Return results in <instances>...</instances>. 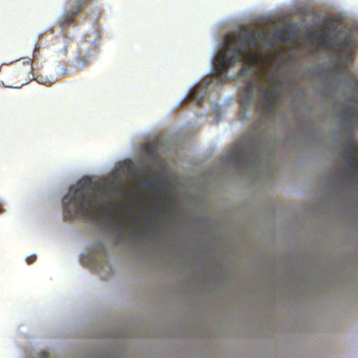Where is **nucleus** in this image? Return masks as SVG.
I'll return each mask as SVG.
<instances>
[{
  "label": "nucleus",
  "instance_id": "nucleus-1",
  "mask_svg": "<svg viewBox=\"0 0 358 358\" xmlns=\"http://www.w3.org/2000/svg\"><path fill=\"white\" fill-rule=\"evenodd\" d=\"M91 184V180L85 177L71 186L69 193L62 200L65 220H72L77 215L91 218L94 210L104 206L106 201L101 197L99 189L96 188L92 194L88 192Z\"/></svg>",
  "mask_w": 358,
  "mask_h": 358
},
{
  "label": "nucleus",
  "instance_id": "nucleus-2",
  "mask_svg": "<svg viewBox=\"0 0 358 358\" xmlns=\"http://www.w3.org/2000/svg\"><path fill=\"white\" fill-rule=\"evenodd\" d=\"M258 46V41L252 31H249L244 36L238 35L237 38L233 36H229L226 46L229 52H220L215 59L216 77H221L222 80H227V77L223 73L238 62L257 64L259 60V55L251 47Z\"/></svg>",
  "mask_w": 358,
  "mask_h": 358
},
{
  "label": "nucleus",
  "instance_id": "nucleus-3",
  "mask_svg": "<svg viewBox=\"0 0 358 358\" xmlns=\"http://www.w3.org/2000/svg\"><path fill=\"white\" fill-rule=\"evenodd\" d=\"M257 145L251 137L243 136L234 143L228 153V159L241 173L254 169L257 159Z\"/></svg>",
  "mask_w": 358,
  "mask_h": 358
},
{
  "label": "nucleus",
  "instance_id": "nucleus-4",
  "mask_svg": "<svg viewBox=\"0 0 358 358\" xmlns=\"http://www.w3.org/2000/svg\"><path fill=\"white\" fill-rule=\"evenodd\" d=\"M257 89L263 96V99L259 104L265 113H271L274 110V102L280 99V92L274 87L255 81L244 87L240 96V106L243 110H247L248 106L254 101L255 90Z\"/></svg>",
  "mask_w": 358,
  "mask_h": 358
},
{
  "label": "nucleus",
  "instance_id": "nucleus-5",
  "mask_svg": "<svg viewBox=\"0 0 358 358\" xmlns=\"http://www.w3.org/2000/svg\"><path fill=\"white\" fill-rule=\"evenodd\" d=\"M32 70V65L29 61L22 67L0 70V82L6 87H20L31 80Z\"/></svg>",
  "mask_w": 358,
  "mask_h": 358
},
{
  "label": "nucleus",
  "instance_id": "nucleus-6",
  "mask_svg": "<svg viewBox=\"0 0 358 358\" xmlns=\"http://www.w3.org/2000/svg\"><path fill=\"white\" fill-rule=\"evenodd\" d=\"M98 53V44L95 40L82 38L78 43L77 52L73 66L77 69L86 66Z\"/></svg>",
  "mask_w": 358,
  "mask_h": 358
},
{
  "label": "nucleus",
  "instance_id": "nucleus-7",
  "mask_svg": "<svg viewBox=\"0 0 358 358\" xmlns=\"http://www.w3.org/2000/svg\"><path fill=\"white\" fill-rule=\"evenodd\" d=\"M356 152L357 150L354 146L352 141L349 140L348 145L343 153V159L348 165V169L345 170L344 175L350 180H352L357 175L354 170L355 162L353 159Z\"/></svg>",
  "mask_w": 358,
  "mask_h": 358
},
{
  "label": "nucleus",
  "instance_id": "nucleus-8",
  "mask_svg": "<svg viewBox=\"0 0 358 358\" xmlns=\"http://www.w3.org/2000/svg\"><path fill=\"white\" fill-rule=\"evenodd\" d=\"M354 43V38L351 36H348L337 45L341 51L350 54L352 51Z\"/></svg>",
  "mask_w": 358,
  "mask_h": 358
},
{
  "label": "nucleus",
  "instance_id": "nucleus-9",
  "mask_svg": "<svg viewBox=\"0 0 358 358\" xmlns=\"http://www.w3.org/2000/svg\"><path fill=\"white\" fill-rule=\"evenodd\" d=\"M317 39H320L322 45L326 48L329 47V37L327 34L324 33H320L318 34Z\"/></svg>",
  "mask_w": 358,
  "mask_h": 358
},
{
  "label": "nucleus",
  "instance_id": "nucleus-10",
  "mask_svg": "<svg viewBox=\"0 0 358 358\" xmlns=\"http://www.w3.org/2000/svg\"><path fill=\"white\" fill-rule=\"evenodd\" d=\"M157 176H153L152 178L150 179H145L143 181V186H145V187H150V185H152L153 183V179L154 178H156Z\"/></svg>",
  "mask_w": 358,
  "mask_h": 358
},
{
  "label": "nucleus",
  "instance_id": "nucleus-11",
  "mask_svg": "<svg viewBox=\"0 0 358 358\" xmlns=\"http://www.w3.org/2000/svg\"><path fill=\"white\" fill-rule=\"evenodd\" d=\"M69 43L66 41H64L62 42V48L61 49V52L63 54H66L68 51Z\"/></svg>",
  "mask_w": 358,
  "mask_h": 358
},
{
  "label": "nucleus",
  "instance_id": "nucleus-12",
  "mask_svg": "<svg viewBox=\"0 0 358 358\" xmlns=\"http://www.w3.org/2000/svg\"><path fill=\"white\" fill-rule=\"evenodd\" d=\"M36 255H31L30 257H27L26 261L28 264H31L33 262H34L36 261Z\"/></svg>",
  "mask_w": 358,
  "mask_h": 358
},
{
  "label": "nucleus",
  "instance_id": "nucleus-13",
  "mask_svg": "<svg viewBox=\"0 0 358 358\" xmlns=\"http://www.w3.org/2000/svg\"><path fill=\"white\" fill-rule=\"evenodd\" d=\"M269 80L273 83H277L280 80V78L278 76H270Z\"/></svg>",
  "mask_w": 358,
  "mask_h": 358
},
{
  "label": "nucleus",
  "instance_id": "nucleus-14",
  "mask_svg": "<svg viewBox=\"0 0 358 358\" xmlns=\"http://www.w3.org/2000/svg\"><path fill=\"white\" fill-rule=\"evenodd\" d=\"M353 84H354V88L355 90L358 92V80H355L353 82Z\"/></svg>",
  "mask_w": 358,
  "mask_h": 358
},
{
  "label": "nucleus",
  "instance_id": "nucleus-15",
  "mask_svg": "<svg viewBox=\"0 0 358 358\" xmlns=\"http://www.w3.org/2000/svg\"><path fill=\"white\" fill-rule=\"evenodd\" d=\"M196 96V93L193 92L189 95V100L193 101Z\"/></svg>",
  "mask_w": 358,
  "mask_h": 358
},
{
  "label": "nucleus",
  "instance_id": "nucleus-16",
  "mask_svg": "<svg viewBox=\"0 0 358 358\" xmlns=\"http://www.w3.org/2000/svg\"><path fill=\"white\" fill-rule=\"evenodd\" d=\"M247 71V68H245V67H243V68H241V69L240 70V75L243 74V73H244L245 71Z\"/></svg>",
  "mask_w": 358,
  "mask_h": 358
},
{
  "label": "nucleus",
  "instance_id": "nucleus-17",
  "mask_svg": "<svg viewBox=\"0 0 358 358\" xmlns=\"http://www.w3.org/2000/svg\"><path fill=\"white\" fill-rule=\"evenodd\" d=\"M350 101H351L352 103H356V104H357V103H358V100H357V99H352L350 100Z\"/></svg>",
  "mask_w": 358,
  "mask_h": 358
},
{
  "label": "nucleus",
  "instance_id": "nucleus-18",
  "mask_svg": "<svg viewBox=\"0 0 358 358\" xmlns=\"http://www.w3.org/2000/svg\"><path fill=\"white\" fill-rule=\"evenodd\" d=\"M42 358H48V354H47V353H45V352L43 353V355H42Z\"/></svg>",
  "mask_w": 358,
  "mask_h": 358
},
{
  "label": "nucleus",
  "instance_id": "nucleus-19",
  "mask_svg": "<svg viewBox=\"0 0 358 358\" xmlns=\"http://www.w3.org/2000/svg\"><path fill=\"white\" fill-rule=\"evenodd\" d=\"M201 102H202V100L201 99H199V101H196V104L198 106H200L201 104Z\"/></svg>",
  "mask_w": 358,
  "mask_h": 358
},
{
  "label": "nucleus",
  "instance_id": "nucleus-20",
  "mask_svg": "<svg viewBox=\"0 0 358 358\" xmlns=\"http://www.w3.org/2000/svg\"><path fill=\"white\" fill-rule=\"evenodd\" d=\"M160 183H162L160 181H159L158 182H157V183H156V185H155V186H156V187H157V189H159V185Z\"/></svg>",
  "mask_w": 358,
  "mask_h": 358
},
{
  "label": "nucleus",
  "instance_id": "nucleus-21",
  "mask_svg": "<svg viewBox=\"0 0 358 358\" xmlns=\"http://www.w3.org/2000/svg\"><path fill=\"white\" fill-rule=\"evenodd\" d=\"M106 187H107V188H109V189H112V190H114V188H113V187H111L110 185H108V186H107Z\"/></svg>",
  "mask_w": 358,
  "mask_h": 358
},
{
  "label": "nucleus",
  "instance_id": "nucleus-22",
  "mask_svg": "<svg viewBox=\"0 0 358 358\" xmlns=\"http://www.w3.org/2000/svg\"><path fill=\"white\" fill-rule=\"evenodd\" d=\"M348 111H345V115H348Z\"/></svg>",
  "mask_w": 358,
  "mask_h": 358
}]
</instances>
